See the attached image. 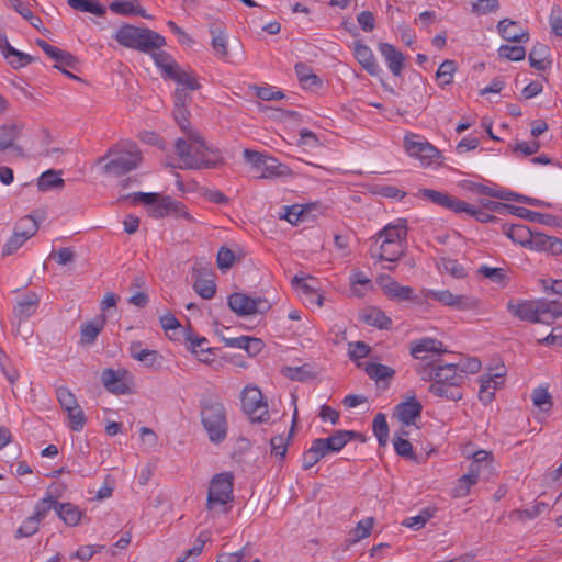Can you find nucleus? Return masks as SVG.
I'll use <instances>...</instances> for the list:
<instances>
[{
  "label": "nucleus",
  "mask_w": 562,
  "mask_h": 562,
  "mask_svg": "<svg viewBox=\"0 0 562 562\" xmlns=\"http://www.w3.org/2000/svg\"><path fill=\"white\" fill-rule=\"evenodd\" d=\"M504 234L515 244L528 248L532 233L529 227L522 224H513L503 227Z\"/></svg>",
  "instance_id": "f704fd0d"
},
{
  "label": "nucleus",
  "mask_w": 562,
  "mask_h": 562,
  "mask_svg": "<svg viewBox=\"0 0 562 562\" xmlns=\"http://www.w3.org/2000/svg\"><path fill=\"white\" fill-rule=\"evenodd\" d=\"M292 285L306 305L322 307L324 296L317 288V280L310 276H295Z\"/></svg>",
  "instance_id": "4468645a"
},
{
  "label": "nucleus",
  "mask_w": 562,
  "mask_h": 562,
  "mask_svg": "<svg viewBox=\"0 0 562 562\" xmlns=\"http://www.w3.org/2000/svg\"><path fill=\"white\" fill-rule=\"evenodd\" d=\"M457 63L452 59H447L439 66L436 72L437 83L440 88L450 86L453 82L457 72Z\"/></svg>",
  "instance_id": "e433bc0d"
},
{
  "label": "nucleus",
  "mask_w": 562,
  "mask_h": 562,
  "mask_svg": "<svg viewBox=\"0 0 562 562\" xmlns=\"http://www.w3.org/2000/svg\"><path fill=\"white\" fill-rule=\"evenodd\" d=\"M425 300L432 299L440 304L454 308L457 311H472L480 306V300L469 295L453 294L449 290H424Z\"/></svg>",
  "instance_id": "f8f14e48"
},
{
  "label": "nucleus",
  "mask_w": 562,
  "mask_h": 562,
  "mask_svg": "<svg viewBox=\"0 0 562 562\" xmlns=\"http://www.w3.org/2000/svg\"><path fill=\"white\" fill-rule=\"evenodd\" d=\"M22 131V125L16 123L0 126V151L10 148Z\"/></svg>",
  "instance_id": "4c0bfd02"
},
{
  "label": "nucleus",
  "mask_w": 562,
  "mask_h": 562,
  "mask_svg": "<svg viewBox=\"0 0 562 562\" xmlns=\"http://www.w3.org/2000/svg\"><path fill=\"white\" fill-rule=\"evenodd\" d=\"M435 376V382L429 385V392L432 395L453 402L462 398L461 385L464 378L456 371L452 364L438 366Z\"/></svg>",
  "instance_id": "6e6552de"
},
{
  "label": "nucleus",
  "mask_w": 562,
  "mask_h": 562,
  "mask_svg": "<svg viewBox=\"0 0 562 562\" xmlns=\"http://www.w3.org/2000/svg\"><path fill=\"white\" fill-rule=\"evenodd\" d=\"M432 517V512L429 508H424L418 515L406 518L402 525L413 529H422Z\"/></svg>",
  "instance_id": "052dcab7"
},
{
  "label": "nucleus",
  "mask_w": 562,
  "mask_h": 562,
  "mask_svg": "<svg viewBox=\"0 0 562 562\" xmlns=\"http://www.w3.org/2000/svg\"><path fill=\"white\" fill-rule=\"evenodd\" d=\"M438 267L442 272H446L458 279L463 278L467 274L463 266L460 265L456 259L441 258Z\"/></svg>",
  "instance_id": "bf43d9fd"
},
{
  "label": "nucleus",
  "mask_w": 562,
  "mask_h": 562,
  "mask_svg": "<svg viewBox=\"0 0 562 562\" xmlns=\"http://www.w3.org/2000/svg\"><path fill=\"white\" fill-rule=\"evenodd\" d=\"M295 72L300 80L301 86L304 89H314L322 86V80L315 75L307 66L297 64L295 66Z\"/></svg>",
  "instance_id": "58836bf2"
},
{
  "label": "nucleus",
  "mask_w": 562,
  "mask_h": 562,
  "mask_svg": "<svg viewBox=\"0 0 562 562\" xmlns=\"http://www.w3.org/2000/svg\"><path fill=\"white\" fill-rule=\"evenodd\" d=\"M56 513L58 517L70 527L79 525L83 512L71 503H58L56 506Z\"/></svg>",
  "instance_id": "72a5a7b5"
},
{
  "label": "nucleus",
  "mask_w": 562,
  "mask_h": 562,
  "mask_svg": "<svg viewBox=\"0 0 562 562\" xmlns=\"http://www.w3.org/2000/svg\"><path fill=\"white\" fill-rule=\"evenodd\" d=\"M403 148L407 156L417 160L424 168L438 167L443 162L442 153L423 135L406 133L403 138Z\"/></svg>",
  "instance_id": "0eeeda50"
},
{
  "label": "nucleus",
  "mask_w": 562,
  "mask_h": 562,
  "mask_svg": "<svg viewBox=\"0 0 562 562\" xmlns=\"http://www.w3.org/2000/svg\"><path fill=\"white\" fill-rule=\"evenodd\" d=\"M463 456L467 457L468 459L471 458L473 462H475L476 464H481L486 469H490L493 462L492 452L486 450L472 451L470 449V446H467L463 449Z\"/></svg>",
  "instance_id": "13d9d810"
},
{
  "label": "nucleus",
  "mask_w": 562,
  "mask_h": 562,
  "mask_svg": "<svg viewBox=\"0 0 562 562\" xmlns=\"http://www.w3.org/2000/svg\"><path fill=\"white\" fill-rule=\"evenodd\" d=\"M356 436L351 430H337L327 438H317L326 454L337 453Z\"/></svg>",
  "instance_id": "5701e85b"
},
{
  "label": "nucleus",
  "mask_w": 562,
  "mask_h": 562,
  "mask_svg": "<svg viewBox=\"0 0 562 562\" xmlns=\"http://www.w3.org/2000/svg\"><path fill=\"white\" fill-rule=\"evenodd\" d=\"M106 323L104 315H99L81 325L80 339L82 344H92Z\"/></svg>",
  "instance_id": "c756f323"
},
{
  "label": "nucleus",
  "mask_w": 562,
  "mask_h": 562,
  "mask_svg": "<svg viewBox=\"0 0 562 562\" xmlns=\"http://www.w3.org/2000/svg\"><path fill=\"white\" fill-rule=\"evenodd\" d=\"M41 521L34 516L25 518L18 528L15 538H27L35 535L40 529Z\"/></svg>",
  "instance_id": "69168bd1"
},
{
  "label": "nucleus",
  "mask_w": 562,
  "mask_h": 562,
  "mask_svg": "<svg viewBox=\"0 0 562 562\" xmlns=\"http://www.w3.org/2000/svg\"><path fill=\"white\" fill-rule=\"evenodd\" d=\"M532 404L542 413H549L552 408V396L547 386L540 385L532 391Z\"/></svg>",
  "instance_id": "a19ab883"
},
{
  "label": "nucleus",
  "mask_w": 562,
  "mask_h": 562,
  "mask_svg": "<svg viewBox=\"0 0 562 562\" xmlns=\"http://www.w3.org/2000/svg\"><path fill=\"white\" fill-rule=\"evenodd\" d=\"M327 454L323 450L317 439L312 441L311 447L302 456V468L308 470Z\"/></svg>",
  "instance_id": "ea45409f"
},
{
  "label": "nucleus",
  "mask_w": 562,
  "mask_h": 562,
  "mask_svg": "<svg viewBox=\"0 0 562 562\" xmlns=\"http://www.w3.org/2000/svg\"><path fill=\"white\" fill-rule=\"evenodd\" d=\"M372 429L379 443L381 446H385L389 440V425L384 414L379 413L375 415L372 423Z\"/></svg>",
  "instance_id": "3c124183"
},
{
  "label": "nucleus",
  "mask_w": 562,
  "mask_h": 562,
  "mask_svg": "<svg viewBox=\"0 0 562 562\" xmlns=\"http://www.w3.org/2000/svg\"><path fill=\"white\" fill-rule=\"evenodd\" d=\"M57 504L58 502L54 499L52 495H47L35 505L32 516L42 521L49 513V510L54 509L56 512Z\"/></svg>",
  "instance_id": "0e129e2a"
},
{
  "label": "nucleus",
  "mask_w": 562,
  "mask_h": 562,
  "mask_svg": "<svg viewBox=\"0 0 562 562\" xmlns=\"http://www.w3.org/2000/svg\"><path fill=\"white\" fill-rule=\"evenodd\" d=\"M461 375L474 374L481 369V361L477 358H462L457 363H451Z\"/></svg>",
  "instance_id": "e2e57ef3"
},
{
  "label": "nucleus",
  "mask_w": 562,
  "mask_h": 562,
  "mask_svg": "<svg viewBox=\"0 0 562 562\" xmlns=\"http://www.w3.org/2000/svg\"><path fill=\"white\" fill-rule=\"evenodd\" d=\"M477 483L475 476L472 474H463L451 490V496L454 498H462L469 495L472 486Z\"/></svg>",
  "instance_id": "8fccbe9b"
},
{
  "label": "nucleus",
  "mask_w": 562,
  "mask_h": 562,
  "mask_svg": "<svg viewBox=\"0 0 562 562\" xmlns=\"http://www.w3.org/2000/svg\"><path fill=\"white\" fill-rule=\"evenodd\" d=\"M364 371L370 379L376 382L391 380L395 374V370L391 367L376 362H368L364 367Z\"/></svg>",
  "instance_id": "79ce46f5"
},
{
  "label": "nucleus",
  "mask_w": 562,
  "mask_h": 562,
  "mask_svg": "<svg viewBox=\"0 0 562 562\" xmlns=\"http://www.w3.org/2000/svg\"><path fill=\"white\" fill-rule=\"evenodd\" d=\"M417 196L425 199L434 204L450 210L457 214L467 213L470 216H477L479 211L475 207L453 195L432 189H419Z\"/></svg>",
  "instance_id": "9b49d317"
},
{
  "label": "nucleus",
  "mask_w": 562,
  "mask_h": 562,
  "mask_svg": "<svg viewBox=\"0 0 562 562\" xmlns=\"http://www.w3.org/2000/svg\"><path fill=\"white\" fill-rule=\"evenodd\" d=\"M508 311L521 321L550 325L562 316V304L558 301H524L509 303Z\"/></svg>",
  "instance_id": "20e7f679"
},
{
  "label": "nucleus",
  "mask_w": 562,
  "mask_h": 562,
  "mask_svg": "<svg viewBox=\"0 0 562 562\" xmlns=\"http://www.w3.org/2000/svg\"><path fill=\"white\" fill-rule=\"evenodd\" d=\"M38 229L37 222L32 216H24L22 217L15 228L14 233H19L24 239H30L33 237Z\"/></svg>",
  "instance_id": "5fc2aeb1"
},
{
  "label": "nucleus",
  "mask_w": 562,
  "mask_h": 562,
  "mask_svg": "<svg viewBox=\"0 0 562 562\" xmlns=\"http://www.w3.org/2000/svg\"><path fill=\"white\" fill-rule=\"evenodd\" d=\"M202 424L210 440L222 442L227 436V420L225 408L220 403H210L203 406L201 413Z\"/></svg>",
  "instance_id": "9d476101"
},
{
  "label": "nucleus",
  "mask_w": 562,
  "mask_h": 562,
  "mask_svg": "<svg viewBox=\"0 0 562 562\" xmlns=\"http://www.w3.org/2000/svg\"><path fill=\"white\" fill-rule=\"evenodd\" d=\"M40 304V297L34 292H29L23 295L14 306V314L21 321L27 319L37 310Z\"/></svg>",
  "instance_id": "cd10ccee"
},
{
  "label": "nucleus",
  "mask_w": 562,
  "mask_h": 562,
  "mask_svg": "<svg viewBox=\"0 0 562 562\" xmlns=\"http://www.w3.org/2000/svg\"><path fill=\"white\" fill-rule=\"evenodd\" d=\"M159 322L169 339L178 340L180 337V331L183 334L184 329H181V324L173 314H164L160 316Z\"/></svg>",
  "instance_id": "c03bdc74"
},
{
  "label": "nucleus",
  "mask_w": 562,
  "mask_h": 562,
  "mask_svg": "<svg viewBox=\"0 0 562 562\" xmlns=\"http://www.w3.org/2000/svg\"><path fill=\"white\" fill-rule=\"evenodd\" d=\"M70 8L79 12H87L98 16L105 13V8L95 0H67Z\"/></svg>",
  "instance_id": "37998d69"
},
{
  "label": "nucleus",
  "mask_w": 562,
  "mask_h": 562,
  "mask_svg": "<svg viewBox=\"0 0 562 562\" xmlns=\"http://www.w3.org/2000/svg\"><path fill=\"white\" fill-rule=\"evenodd\" d=\"M168 79L175 80L178 86H181L183 89L198 90L200 88V83L196 78L190 72L181 69L179 66Z\"/></svg>",
  "instance_id": "09e8293b"
},
{
  "label": "nucleus",
  "mask_w": 562,
  "mask_h": 562,
  "mask_svg": "<svg viewBox=\"0 0 562 562\" xmlns=\"http://www.w3.org/2000/svg\"><path fill=\"white\" fill-rule=\"evenodd\" d=\"M374 525L375 519L371 516L359 520L356 527L350 531L351 541L356 543L368 538L372 533Z\"/></svg>",
  "instance_id": "49530a36"
},
{
  "label": "nucleus",
  "mask_w": 562,
  "mask_h": 562,
  "mask_svg": "<svg viewBox=\"0 0 562 562\" xmlns=\"http://www.w3.org/2000/svg\"><path fill=\"white\" fill-rule=\"evenodd\" d=\"M212 47L215 55L222 59L227 58L228 56V38L227 34L224 31L212 32Z\"/></svg>",
  "instance_id": "4d7b16f0"
},
{
  "label": "nucleus",
  "mask_w": 562,
  "mask_h": 562,
  "mask_svg": "<svg viewBox=\"0 0 562 562\" xmlns=\"http://www.w3.org/2000/svg\"><path fill=\"white\" fill-rule=\"evenodd\" d=\"M442 344L434 338H422L412 344L411 353L416 359H424L425 353H440L442 352Z\"/></svg>",
  "instance_id": "2f4dec72"
},
{
  "label": "nucleus",
  "mask_w": 562,
  "mask_h": 562,
  "mask_svg": "<svg viewBox=\"0 0 562 562\" xmlns=\"http://www.w3.org/2000/svg\"><path fill=\"white\" fill-rule=\"evenodd\" d=\"M149 54L164 78L168 79L179 66L170 54L160 48L153 49Z\"/></svg>",
  "instance_id": "bb28decb"
},
{
  "label": "nucleus",
  "mask_w": 562,
  "mask_h": 562,
  "mask_svg": "<svg viewBox=\"0 0 562 562\" xmlns=\"http://www.w3.org/2000/svg\"><path fill=\"white\" fill-rule=\"evenodd\" d=\"M114 38L124 47L134 48L143 53L161 48L166 44L164 36L148 29H139L132 25L121 26Z\"/></svg>",
  "instance_id": "39448f33"
},
{
  "label": "nucleus",
  "mask_w": 562,
  "mask_h": 562,
  "mask_svg": "<svg viewBox=\"0 0 562 562\" xmlns=\"http://www.w3.org/2000/svg\"><path fill=\"white\" fill-rule=\"evenodd\" d=\"M378 284L384 294L391 300L398 302L413 300V288L401 285L397 281L389 276H382L378 278Z\"/></svg>",
  "instance_id": "aec40b11"
},
{
  "label": "nucleus",
  "mask_w": 562,
  "mask_h": 562,
  "mask_svg": "<svg viewBox=\"0 0 562 562\" xmlns=\"http://www.w3.org/2000/svg\"><path fill=\"white\" fill-rule=\"evenodd\" d=\"M379 52L392 75L400 76L404 68V55L394 45L389 43L379 44Z\"/></svg>",
  "instance_id": "b1692460"
},
{
  "label": "nucleus",
  "mask_w": 562,
  "mask_h": 562,
  "mask_svg": "<svg viewBox=\"0 0 562 562\" xmlns=\"http://www.w3.org/2000/svg\"><path fill=\"white\" fill-rule=\"evenodd\" d=\"M497 31L501 37L507 42L527 43L529 33L517 21L503 19L497 24Z\"/></svg>",
  "instance_id": "412c9836"
},
{
  "label": "nucleus",
  "mask_w": 562,
  "mask_h": 562,
  "mask_svg": "<svg viewBox=\"0 0 562 562\" xmlns=\"http://www.w3.org/2000/svg\"><path fill=\"white\" fill-rule=\"evenodd\" d=\"M244 257V252L241 248L237 245L234 248H228L226 246H222L216 256V263L220 270L226 271L231 269L237 260H240Z\"/></svg>",
  "instance_id": "c85d7f7f"
},
{
  "label": "nucleus",
  "mask_w": 562,
  "mask_h": 562,
  "mask_svg": "<svg viewBox=\"0 0 562 562\" xmlns=\"http://www.w3.org/2000/svg\"><path fill=\"white\" fill-rule=\"evenodd\" d=\"M183 337L187 342V349L194 355L201 363L212 364L214 362V349L209 347V341L205 337L193 334L191 329L183 330Z\"/></svg>",
  "instance_id": "2eb2a0df"
},
{
  "label": "nucleus",
  "mask_w": 562,
  "mask_h": 562,
  "mask_svg": "<svg viewBox=\"0 0 562 562\" xmlns=\"http://www.w3.org/2000/svg\"><path fill=\"white\" fill-rule=\"evenodd\" d=\"M407 227L403 221L387 224L373 238L371 258L380 262H395L404 254Z\"/></svg>",
  "instance_id": "f03ea898"
},
{
  "label": "nucleus",
  "mask_w": 562,
  "mask_h": 562,
  "mask_svg": "<svg viewBox=\"0 0 562 562\" xmlns=\"http://www.w3.org/2000/svg\"><path fill=\"white\" fill-rule=\"evenodd\" d=\"M224 344L229 348L246 350L250 356H257L263 349V341L250 336H239L235 338H224Z\"/></svg>",
  "instance_id": "393cba45"
},
{
  "label": "nucleus",
  "mask_w": 562,
  "mask_h": 562,
  "mask_svg": "<svg viewBox=\"0 0 562 562\" xmlns=\"http://www.w3.org/2000/svg\"><path fill=\"white\" fill-rule=\"evenodd\" d=\"M194 290L201 297L210 300L216 292V284L212 279H198L194 282Z\"/></svg>",
  "instance_id": "774afa93"
},
{
  "label": "nucleus",
  "mask_w": 562,
  "mask_h": 562,
  "mask_svg": "<svg viewBox=\"0 0 562 562\" xmlns=\"http://www.w3.org/2000/svg\"><path fill=\"white\" fill-rule=\"evenodd\" d=\"M548 55V47L543 44L533 46L529 54V63L531 67L542 70L546 68V56Z\"/></svg>",
  "instance_id": "680f3d73"
},
{
  "label": "nucleus",
  "mask_w": 562,
  "mask_h": 562,
  "mask_svg": "<svg viewBox=\"0 0 562 562\" xmlns=\"http://www.w3.org/2000/svg\"><path fill=\"white\" fill-rule=\"evenodd\" d=\"M471 11L476 15L494 13L499 9L498 0H475L472 2Z\"/></svg>",
  "instance_id": "338daca9"
},
{
  "label": "nucleus",
  "mask_w": 562,
  "mask_h": 562,
  "mask_svg": "<svg viewBox=\"0 0 562 562\" xmlns=\"http://www.w3.org/2000/svg\"><path fill=\"white\" fill-rule=\"evenodd\" d=\"M110 10L121 15H138L145 19L151 18L137 0H115L111 2Z\"/></svg>",
  "instance_id": "a878e982"
},
{
  "label": "nucleus",
  "mask_w": 562,
  "mask_h": 562,
  "mask_svg": "<svg viewBox=\"0 0 562 562\" xmlns=\"http://www.w3.org/2000/svg\"><path fill=\"white\" fill-rule=\"evenodd\" d=\"M505 373L506 370L502 366L496 372H488L480 378L479 398L483 404L486 405L493 401L495 391L504 384Z\"/></svg>",
  "instance_id": "f3484780"
},
{
  "label": "nucleus",
  "mask_w": 562,
  "mask_h": 562,
  "mask_svg": "<svg viewBox=\"0 0 562 562\" xmlns=\"http://www.w3.org/2000/svg\"><path fill=\"white\" fill-rule=\"evenodd\" d=\"M63 183L64 180L60 176V172L55 170L44 171L37 180V187L41 191H48L54 188L61 187Z\"/></svg>",
  "instance_id": "de8ad7c7"
},
{
  "label": "nucleus",
  "mask_w": 562,
  "mask_h": 562,
  "mask_svg": "<svg viewBox=\"0 0 562 562\" xmlns=\"http://www.w3.org/2000/svg\"><path fill=\"white\" fill-rule=\"evenodd\" d=\"M353 55L361 67L371 76H379L381 68L372 49L360 42L355 43Z\"/></svg>",
  "instance_id": "4be33fe9"
},
{
  "label": "nucleus",
  "mask_w": 562,
  "mask_h": 562,
  "mask_svg": "<svg viewBox=\"0 0 562 562\" xmlns=\"http://www.w3.org/2000/svg\"><path fill=\"white\" fill-rule=\"evenodd\" d=\"M104 166V172L113 176L125 175L135 168L140 162V151L132 143L120 144L108 151V155L100 158L99 162L108 160Z\"/></svg>",
  "instance_id": "423d86ee"
},
{
  "label": "nucleus",
  "mask_w": 562,
  "mask_h": 562,
  "mask_svg": "<svg viewBox=\"0 0 562 562\" xmlns=\"http://www.w3.org/2000/svg\"><path fill=\"white\" fill-rule=\"evenodd\" d=\"M228 306L238 316H249L262 314L270 307L267 300L261 297H251L244 293H233L228 296Z\"/></svg>",
  "instance_id": "ddd939ff"
},
{
  "label": "nucleus",
  "mask_w": 562,
  "mask_h": 562,
  "mask_svg": "<svg viewBox=\"0 0 562 562\" xmlns=\"http://www.w3.org/2000/svg\"><path fill=\"white\" fill-rule=\"evenodd\" d=\"M103 386L114 394H127L131 391V375L126 370L105 369L101 374Z\"/></svg>",
  "instance_id": "dca6fc26"
},
{
  "label": "nucleus",
  "mask_w": 562,
  "mask_h": 562,
  "mask_svg": "<svg viewBox=\"0 0 562 562\" xmlns=\"http://www.w3.org/2000/svg\"><path fill=\"white\" fill-rule=\"evenodd\" d=\"M241 408L252 423H268L269 406L261 390L255 384L246 385L240 394Z\"/></svg>",
  "instance_id": "1a4fd4ad"
},
{
  "label": "nucleus",
  "mask_w": 562,
  "mask_h": 562,
  "mask_svg": "<svg viewBox=\"0 0 562 562\" xmlns=\"http://www.w3.org/2000/svg\"><path fill=\"white\" fill-rule=\"evenodd\" d=\"M361 319L369 326L379 329H389L392 326V319L378 307H368L361 314Z\"/></svg>",
  "instance_id": "7c9ffc66"
},
{
  "label": "nucleus",
  "mask_w": 562,
  "mask_h": 562,
  "mask_svg": "<svg viewBox=\"0 0 562 562\" xmlns=\"http://www.w3.org/2000/svg\"><path fill=\"white\" fill-rule=\"evenodd\" d=\"M175 150L181 168L213 167L221 160L218 150L207 146L196 131H190L184 138H178Z\"/></svg>",
  "instance_id": "f257e3e1"
},
{
  "label": "nucleus",
  "mask_w": 562,
  "mask_h": 562,
  "mask_svg": "<svg viewBox=\"0 0 562 562\" xmlns=\"http://www.w3.org/2000/svg\"><path fill=\"white\" fill-rule=\"evenodd\" d=\"M156 216L164 217L167 215L173 214L177 217H182L188 221H191L192 217L189 212L184 209V206L177 201L171 199H164L155 210Z\"/></svg>",
  "instance_id": "473e14b6"
},
{
  "label": "nucleus",
  "mask_w": 562,
  "mask_h": 562,
  "mask_svg": "<svg viewBox=\"0 0 562 562\" xmlns=\"http://www.w3.org/2000/svg\"><path fill=\"white\" fill-rule=\"evenodd\" d=\"M234 475L231 472L215 474L209 484L205 508L211 516L227 514L234 501Z\"/></svg>",
  "instance_id": "7ed1b4c3"
},
{
  "label": "nucleus",
  "mask_w": 562,
  "mask_h": 562,
  "mask_svg": "<svg viewBox=\"0 0 562 562\" xmlns=\"http://www.w3.org/2000/svg\"><path fill=\"white\" fill-rule=\"evenodd\" d=\"M422 411V403L415 396H411L396 405L395 416L402 424V428L409 427L415 425L416 419L420 417Z\"/></svg>",
  "instance_id": "6ab92c4d"
},
{
  "label": "nucleus",
  "mask_w": 562,
  "mask_h": 562,
  "mask_svg": "<svg viewBox=\"0 0 562 562\" xmlns=\"http://www.w3.org/2000/svg\"><path fill=\"white\" fill-rule=\"evenodd\" d=\"M497 52L501 58L512 61H520L526 57V49L521 45L503 44Z\"/></svg>",
  "instance_id": "864d4df0"
},
{
  "label": "nucleus",
  "mask_w": 562,
  "mask_h": 562,
  "mask_svg": "<svg viewBox=\"0 0 562 562\" xmlns=\"http://www.w3.org/2000/svg\"><path fill=\"white\" fill-rule=\"evenodd\" d=\"M408 431L404 428H401L398 434L395 435L393 439V446L395 452L404 458L413 459L415 457L414 449L412 443L405 439L404 437L408 436Z\"/></svg>",
  "instance_id": "a18cd8bd"
},
{
  "label": "nucleus",
  "mask_w": 562,
  "mask_h": 562,
  "mask_svg": "<svg viewBox=\"0 0 562 562\" xmlns=\"http://www.w3.org/2000/svg\"><path fill=\"white\" fill-rule=\"evenodd\" d=\"M38 46L43 49V52H45L47 56H49L52 59L56 61L55 67L57 69L63 71L69 78L78 80L77 76L72 75L67 70V68L76 67V58L71 54L56 46H53L45 41H40Z\"/></svg>",
  "instance_id": "a211bd4d"
},
{
  "label": "nucleus",
  "mask_w": 562,
  "mask_h": 562,
  "mask_svg": "<svg viewBox=\"0 0 562 562\" xmlns=\"http://www.w3.org/2000/svg\"><path fill=\"white\" fill-rule=\"evenodd\" d=\"M477 273L502 288L506 286L509 282L508 273L504 268L481 265Z\"/></svg>",
  "instance_id": "c9c22d12"
},
{
  "label": "nucleus",
  "mask_w": 562,
  "mask_h": 562,
  "mask_svg": "<svg viewBox=\"0 0 562 562\" xmlns=\"http://www.w3.org/2000/svg\"><path fill=\"white\" fill-rule=\"evenodd\" d=\"M370 283H371L370 278L363 271L355 270L351 272L350 288H351V292L353 293V295L359 296V297L363 296L364 291L361 290V288L368 286Z\"/></svg>",
  "instance_id": "6e6d98bb"
},
{
  "label": "nucleus",
  "mask_w": 562,
  "mask_h": 562,
  "mask_svg": "<svg viewBox=\"0 0 562 562\" xmlns=\"http://www.w3.org/2000/svg\"><path fill=\"white\" fill-rule=\"evenodd\" d=\"M216 562H261L259 558L250 559L249 549L241 548L235 552H221Z\"/></svg>",
  "instance_id": "603ef678"
}]
</instances>
